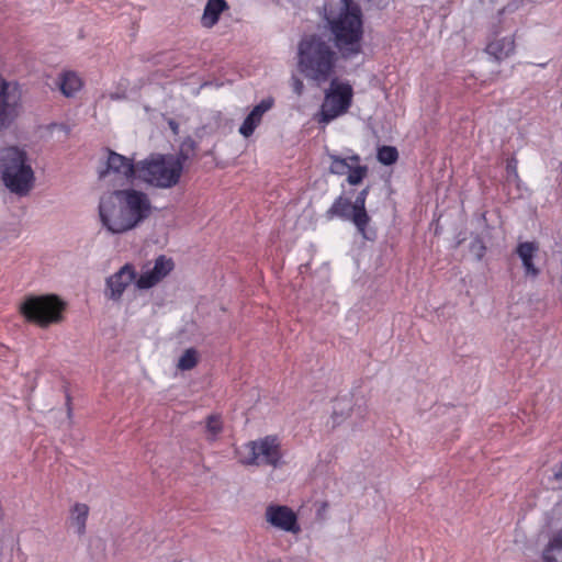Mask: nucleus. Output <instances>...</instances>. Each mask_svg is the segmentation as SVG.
<instances>
[{
  "label": "nucleus",
  "mask_w": 562,
  "mask_h": 562,
  "mask_svg": "<svg viewBox=\"0 0 562 562\" xmlns=\"http://www.w3.org/2000/svg\"><path fill=\"white\" fill-rule=\"evenodd\" d=\"M101 226L111 235H123L145 222L153 212L148 194L134 188L104 193L98 205Z\"/></svg>",
  "instance_id": "obj_1"
},
{
  "label": "nucleus",
  "mask_w": 562,
  "mask_h": 562,
  "mask_svg": "<svg viewBox=\"0 0 562 562\" xmlns=\"http://www.w3.org/2000/svg\"><path fill=\"white\" fill-rule=\"evenodd\" d=\"M323 18L340 55L345 58L357 56L361 52L363 35L359 5L352 0H326Z\"/></svg>",
  "instance_id": "obj_2"
},
{
  "label": "nucleus",
  "mask_w": 562,
  "mask_h": 562,
  "mask_svg": "<svg viewBox=\"0 0 562 562\" xmlns=\"http://www.w3.org/2000/svg\"><path fill=\"white\" fill-rule=\"evenodd\" d=\"M338 54L329 40L313 34L304 36L297 46V67L305 78L325 83L335 74Z\"/></svg>",
  "instance_id": "obj_3"
},
{
  "label": "nucleus",
  "mask_w": 562,
  "mask_h": 562,
  "mask_svg": "<svg viewBox=\"0 0 562 562\" xmlns=\"http://www.w3.org/2000/svg\"><path fill=\"white\" fill-rule=\"evenodd\" d=\"M35 172L24 149L10 146L0 149V182L9 192L26 196L34 189Z\"/></svg>",
  "instance_id": "obj_4"
},
{
  "label": "nucleus",
  "mask_w": 562,
  "mask_h": 562,
  "mask_svg": "<svg viewBox=\"0 0 562 562\" xmlns=\"http://www.w3.org/2000/svg\"><path fill=\"white\" fill-rule=\"evenodd\" d=\"M184 155L153 154L137 162L136 178L156 189L178 186L183 173Z\"/></svg>",
  "instance_id": "obj_5"
},
{
  "label": "nucleus",
  "mask_w": 562,
  "mask_h": 562,
  "mask_svg": "<svg viewBox=\"0 0 562 562\" xmlns=\"http://www.w3.org/2000/svg\"><path fill=\"white\" fill-rule=\"evenodd\" d=\"M236 453L244 465H268L277 469L283 463L280 439L273 435L248 441Z\"/></svg>",
  "instance_id": "obj_6"
},
{
  "label": "nucleus",
  "mask_w": 562,
  "mask_h": 562,
  "mask_svg": "<svg viewBox=\"0 0 562 562\" xmlns=\"http://www.w3.org/2000/svg\"><path fill=\"white\" fill-rule=\"evenodd\" d=\"M353 100V88L345 80L331 79L325 90L324 100L317 114L318 123L328 124L345 115Z\"/></svg>",
  "instance_id": "obj_7"
},
{
  "label": "nucleus",
  "mask_w": 562,
  "mask_h": 562,
  "mask_svg": "<svg viewBox=\"0 0 562 562\" xmlns=\"http://www.w3.org/2000/svg\"><path fill=\"white\" fill-rule=\"evenodd\" d=\"M64 308L65 303L53 294L29 296L20 306L21 313L27 321L42 327L60 323Z\"/></svg>",
  "instance_id": "obj_8"
},
{
  "label": "nucleus",
  "mask_w": 562,
  "mask_h": 562,
  "mask_svg": "<svg viewBox=\"0 0 562 562\" xmlns=\"http://www.w3.org/2000/svg\"><path fill=\"white\" fill-rule=\"evenodd\" d=\"M368 194L369 187L361 190L353 202L339 196L328 210V214L352 222L358 232L366 237V228L370 222V216L366 210Z\"/></svg>",
  "instance_id": "obj_9"
},
{
  "label": "nucleus",
  "mask_w": 562,
  "mask_h": 562,
  "mask_svg": "<svg viewBox=\"0 0 562 562\" xmlns=\"http://www.w3.org/2000/svg\"><path fill=\"white\" fill-rule=\"evenodd\" d=\"M137 162L131 158L110 150L104 168L99 171V179L110 186H122L136 178Z\"/></svg>",
  "instance_id": "obj_10"
},
{
  "label": "nucleus",
  "mask_w": 562,
  "mask_h": 562,
  "mask_svg": "<svg viewBox=\"0 0 562 562\" xmlns=\"http://www.w3.org/2000/svg\"><path fill=\"white\" fill-rule=\"evenodd\" d=\"M330 160L329 172L337 176H347V182L350 186L360 184L368 176L369 169L361 165V158L357 154L341 156L337 153H327Z\"/></svg>",
  "instance_id": "obj_11"
},
{
  "label": "nucleus",
  "mask_w": 562,
  "mask_h": 562,
  "mask_svg": "<svg viewBox=\"0 0 562 562\" xmlns=\"http://www.w3.org/2000/svg\"><path fill=\"white\" fill-rule=\"evenodd\" d=\"M22 92L15 81L0 77V128L12 124L22 111Z\"/></svg>",
  "instance_id": "obj_12"
},
{
  "label": "nucleus",
  "mask_w": 562,
  "mask_h": 562,
  "mask_svg": "<svg viewBox=\"0 0 562 562\" xmlns=\"http://www.w3.org/2000/svg\"><path fill=\"white\" fill-rule=\"evenodd\" d=\"M137 270L131 262L123 265L117 271L105 279L103 294L106 300L114 303L122 301L125 291L131 286H136Z\"/></svg>",
  "instance_id": "obj_13"
},
{
  "label": "nucleus",
  "mask_w": 562,
  "mask_h": 562,
  "mask_svg": "<svg viewBox=\"0 0 562 562\" xmlns=\"http://www.w3.org/2000/svg\"><path fill=\"white\" fill-rule=\"evenodd\" d=\"M265 520L276 530L291 535L301 532L296 513L286 505L269 504L265 509Z\"/></svg>",
  "instance_id": "obj_14"
},
{
  "label": "nucleus",
  "mask_w": 562,
  "mask_h": 562,
  "mask_svg": "<svg viewBox=\"0 0 562 562\" xmlns=\"http://www.w3.org/2000/svg\"><path fill=\"white\" fill-rule=\"evenodd\" d=\"M173 261L164 255L158 256L155 261L146 263L140 273H137L136 289L148 290L161 282L172 270Z\"/></svg>",
  "instance_id": "obj_15"
},
{
  "label": "nucleus",
  "mask_w": 562,
  "mask_h": 562,
  "mask_svg": "<svg viewBox=\"0 0 562 562\" xmlns=\"http://www.w3.org/2000/svg\"><path fill=\"white\" fill-rule=\"evenodd\" d=\"M273 103L274 100L269 97L261 100L256 106H254L239 126V134L245 138L250 137L260 125L265 113L272 109Z\"/></svg>",
  "instance_id": "obj_16"
},
{
  "label": "nucleus",
  "mask_w": 562,
  "mask_h": 562,
  "mask_svg": "<svg viewBox=\"0 0 562 562\" xmlns=\"http://www.w3.org/2000/svg\"><path fill=\"white\" fill-rule=\"evenodd\" d=\"M539 251V246L533 241H524L519 243L516 248V254L521 260L524 271L526 277H530L532 279L539 276V269L535 266L533 259Z\"/></svg>",
  "instance_id": "obj_17"
},
{
  "label": "nucleus",
  "mask_w": 562,
  "mask_h": 562,
  "mask_svg": "<svg viewBox=\"0 0 562 562\" xmlns=\"http://www.w3.org/2000/svg\"><path fill=\"white\" fill-rule=\"evenodd\" d=\"M515 50V41L513 36L494 38L486 46V53L497 61L508 58Z\"/></svg>",
  "instance_id": "obj_18"
},
{
  "label": "nucleus",
  "mask_w": 562,
  "mask_h": 562,
  "mask_svg": "<svg viewBox=\"0 0 562 562\" xmlns=\"http://www.w3.org/2000/svg\"><path fill=\"white\" fill-rule=\"evenodd\" d=\"M227 9L228 4L225 0H207L201 16L202 26L213 27L218 22L221 14Z\"/></svg>",
  "instance_id": "obj_19"
},
{
  "label": "nucleus",
  "mask_w": 562,
  "mask_h": 562,
  "mask_svg": "<svg viewBox=\"0 0 562 562\" xmlns=\"http://www.w3.org/2000/svg\"><path fill=\"white\" fill-rule=\"evenodd\" d=\"M58 87L61 93L67 97H74L82 88L81 78L74 71H65L58 78Z\"/></svg>",
  "instance_id": "obj_20"
},
{
  "label": "nucleus",
  "mask_w": 562,
  "mask_h": 562,
  "mask_svg": "<svg viewBox=\"0 0 562 562\" xmlns=\"http://www.w3.org/2000/svg\"><path fill=\"white\" fill-rule=\"evenodd\" d=\"M89 515V507L86 504L77 503L70 512V525L79 536L86 531V524Z\"/></svg>",
  "instance_id": "obj_21"
},
{
  "label": "nucleus",
  "mask_w": 562,
  "mask_h": 562,
  "mask_svg": "<svg viewBox=\"0 0 562 562\" xmlns=\"http://www.w3.org/2000/svg\"><path fill=\"white\" fill-rule=\"evenodd\" d=\"M199 361V353L194 348H188L183 351L177 362V369L180 371H189L193 369Z\"/></svg>",
  "instance_id": "obj_22"
},
{
  "label": "nucleus",
  "mask_w": 562,
  "mask_h": 562,
  "mask_svg": "<svg viewBox=\"0 0 562 562\" xmlns=\"http://www.w3.org/2000/svg\"><path fill=\"white\" fill-rule=\"evenodd\" d=\"M544 562H562V542L554 537L543 551Z\"/></svg>",
  "instance_id": "obj_23"
},
{
  "label": "nucleus",
  "mask_w": 562,
  "mask_h": 562,
  "mask_svg": "<svg viewBox=\"0 0 562 562\" xmlns=\"http://www.w3.org/2000/svg\"><path fill=\"white\" fill-rule=\"evenodd\" d=\"M378 160L383 165H392L398 158V153L393 146H382L378 149Z\"/></svg>",
  "instance_id": "obj_24"
},
{
  "label": "nucleus",
  "mask_w": 562,
  "mask_h": 562,
  "mask_svg": "<svg viewBox=\"0 0 562 562\" xmlns=\"http://www.w3.org/2000/svg\"><path fill=\"white\" fill-rule=\"evenodd\" d=\"M223 424L218 416L211 415L207 417L206 422V431L207 439L214 441L217 436L222 432Z\"/></svg>",
  "instance_id": "obj_25"
},
{
  "label": "nucleus",
  "mask_w": 562,
  "mask_h": 562,
  "mask_svg": "<svg viewBox=\"0 0 562 562\" xmlns=\"http://www.w3.org/2000/svg\"><path fill=\"white\" fill-rule=\"evenodd\" d=\"M292 88H293V91L297 95H301L303 93V90H304L303 81L300 78H297V77H293L292 78Z\"/></svg>",
  "instance_id": "obj_26"
},
{
  "label": "nucleus",
  "mask_w": 562,
  "mask_h": 562,
  "mask_svg": "<svg viewBox=\"0 0 562 562\" xmlns=\"http://www.w3.org/2000/svg\"><path fill=\"white\" fill-rule=\"evenodd\" d=\"M554 479L558 481L562 480V465L560 467L559 471L554 473Z\"/></svg>",
  "instance_id": "obj_27"
},
{
  "label": "nucleus",
  "mask_w": 562,
  "mask_h": 562,
  "mask_svg": "<svg viewBox=\"0 0 562 562\" xmlns=\"http://www.w3.org/2000/svg\"><path fill=\"white\" fill-rule=\"evenodd\" d=\"M484 250H485V247L482 244H480L479 245V252H477V257L479 258H481L483 256Z\"/></svg>",
  "instance_id": "obj_28"
},
{
  "label": "nucleus",
  "mask_w": 562,
  "mask_h": 562,
  "mask_svg": "<svg viewBox=\"0 0 562 562\" xmlns=\"http://www.w3.org/2000/svg\"><path fill=\"white\" fill-rule=\"evenodd\" d=\"M555 537H558V538H559V540L562 542V531H561V532H559Z\"/></svg>",
  "instance_id": "obj_29"
},
{
  "label": "nucleus",
  "mask_w": 562,
  "mask_h": 562,
  "mask_svg": "<svg viewBox=\"0 0 562 562\" xmlns=\"http://www.w3.org/2000/svg\"><path fill=\"white\" fill-rule=\"evenodd\" d=\"M119 94H111V99L115 100V99H119Z\"/></svg>",
  "instance_id": "obj_30"
}]
</instances>
